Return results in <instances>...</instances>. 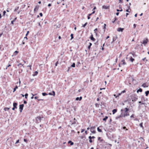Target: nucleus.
Returning <instances> with one entry per match:
<instances>
[{
    "mask_svg": "<svg viewBox=\"0 0 149 149\" xmlns=\"http://www.w3.org/2000/svg\"><path fill=\"white\" fill-rule=\"evenodd\" d=\"M90 16H88V19H90Z\"/></svg>",
    "mask_w": 149,
    "mask_h": 149,
    "instance_id": "69168bd1",
    "label": "nucleus"
},
{
    "mask_svg": "<svg viewBox=\"0 0 149 149\" xmlns=\"http://www.w3.org/2000/svg\"><path fill=\"white\" fill-rule=\"evenodd\" d=\"M14 20H13V21H11V24H14L13 23H14Z\"/></svg>",
    "mask_w": 149,
    "mask_h": 149,
    "instance_id": "09e8293b",
    "label": "nucleus"
},
{
    "mask_svg": "<svg viewBox=\"0 0 149 149\" xmlns=\"http://www.w3.org/2000/svg\"><path fill=\"white\" fill-rule=\"evenodd\" d=\"M51 6V5L50 3H49L48 4V6Z\"/></svg>",
    "mask_w": 149,
    "mask_h": 149,
    "instance_id": "338daca9",
    "label": "nucleus"
},
{
    "mask_svg": "<svg viewBox=\"0 0 149 149\" xmlns=\"http://www.w3.org/2000/svg\"><path fill=\"white\" fill-rule=\"evenodd\" d=\"M89 45H90V46H91V45H92V43H91V42H90V43H89Z\"/></svg>",
    "mask_w": 149,
    "mask_h": 149,
    "instance_id": "774afa93",
    "label": "nucleus"
},
{
    "mask_svg": "<svg viewBox=\"0 0 149 149\" xmlns=\"http://www.w3.org/2000/svg\"><path fill=\"white\" fill-rule=\"evenodd\" d=\"M27 102L25 100L24 101V103L25 104H26L27 103Z\"/></svg>",
    "mask_w": 149,
    "mask_h": 149,
    "instance_id": "603ef678",
    "label": "nucleus"
},
{
    "mask_svg": "<svg viewBox=\"0 0 149 149\" xmlns=\"http://www.w3.org/2000/svg\"><path fill=\"white\" fill-rule=\"evenodd\" d=\"M29 33V31H27V33L26 35V36Z\"/></svg>",
    "mask_w": 149,
    "mask_h": 149,
    "instance_id": "37998d69",
    "label": "nucleus"
},
{
    "mask_svg": "<svg viewBox=\"0 0 149 149\" xmlns=\"http://www.w3.org/2000/svg\"><path fill=\"white\" fill-rule=\"evenodd\" d=\"M47 95V94L46 93H42V95L43 96H45L46 95Z\"/></svg>",
    "mask_w": 149,
    "mask_h": 149,
    "instance_id": "7c9ffc66",
    "label": "nucleus"
},
{
    "mask_svg": "<svg viewBox=\"0 0 149 149\" xmlns=\"http://www.w3.org/2000/svg\"><path fill=\"white\" fill-rule=\"evenodd\" d=\"M137 98H136V99H135L134 100H132V101H135L136 100H137Z\"/></svg>",
    "mask_w": 149,
    "mask_h": 149,
    "instance_id": "680f3d73",
    "label": "nucleus"
},
{
    "mask_svg": "<svg viewBox=\"0 0 149 149\" xmlns=\"http://www.w3.org/2000/svg\"><path fill=\"white\" fill-rule=\"evenodd\" d=\"M117 36H113V41L111 42V43L113 42H114L117 39Z\"/></svg>",
    "mask_w": 149,
    "mask_h": 149,
    "instance_id": "0eeeda50",
    "label": "nucleus"
},
{
    "mask_svg": "<svg viewBox=\"0 0 149 149\" xmlns=\"http://www.w3.org/2000/svg\"><path fill=\"white\" fill-rule=\"evenodd\" d=\"M91 46L89 45L88 47V49H90Z\"/></svg>",
    "mask_w": 149,
    "mask_h": 149,
    "instance_id": "864d4df0",
    "label": "nucleus"
},
{
    "mask_svg": "<svg viewBox=\"0 0 149 149\" xmlns=\"http://www.w3.org/2000/svg\"><path fill=\"white\" fill-rule=\"evenodd\" d=\"M19 7L18 6H17V7H16L15 8V11H17L19 9Z\"/></svg>",
    "mask_w": 149,
    "mask_h": 149,
    "instance_id": "412c9836",
    "label": "nucleus"
},
{
    "mask_svg": "<svg viewBox=\"0 0 149 149\" xmlns=\"http://www.w3.org/2000/svg\"><path fill=\"white\" fill-rule=\"evenodd\" d=\"M147 42H148V40H144L142 43H143V44H146L147 43Z\"/></svg>",
    "mask_w": 149,
    "mask_h": 149,
    "instance_id": "f3484780",
    "label": "nucleus"
},
{
    "mask_svg": "<svg viewBox=\"0 0 149 149\" xmlns=\"http://www.w3.org/2000/svg\"><path fill=\"white\" fill-rule=\"evenodd\" d=\"M119 14V12H117L116 13V15H117V16Z\"/></svg>",
    "mask_w": 149,
    "mask_h": 149,
    "instance_id": "bf43d9fd",
    "label": "nucleus"
},
{
    "mask_svg": "<svg viewBox=\"0 0 149 149\" xmlns=\"http://www.w3.org/2000/svg\"><path fill=\"white\" fill-rule=\"evenodd\" d=\"M19 142V140H17V141H16V143H15V144H17V143H18Z\"/></svg>",
    "mask_w": 149,
    "mask_h": 149,
    "instance_id": "ea45409f",
    "label": "nucleus"
},
{
    "mask_svg": "<svg viewBox=\"0 0 149 149\" xmlns=\"http://www.w3.org/2000/svg\"><path fill=\"white\" fill-rule=\"evenodd\" d=\"M125 90H124L123 91H122L121 92V93H125Z\"/></svg>",
    "mask_w": 149,
    "mask_h": 149,
    "instance_id": "a18cd8bd",
    "label": "nucleus"
},
{
    "mask_svg": "<svg viewBox=\"0 0 149 149\" xmlns=\"http://www.w3.org/2000/svg\"><path fill=\"white\" fill-rule=\"evenodd\" d=\"M90 38L91 40H92V41H94L95 40V39L93 38V35L92 34Z\"/></svg>",
    "mask_w": 149,
    "mask_h": 149,
    "instance_id": "6e6552de",
    "label": "nucleus"
},
{
    "mask_svg": "<svg viewBox=\"0 0 149 149\" xmlns=\"http://www.w3.org/2000/svg\"><path fill=\"white\" fill-rule=\"evenodd\" d=\"M18 53V52L17 51H15V52H14V55H16V54Z\"/></svg>",
    "mask_w": 149,
    "mask_h": 149,
    "instance_id": "a878e982",
    "label": "nucleus"
},
{
    "mask_svg": "<svg viewBox=\"0 0 149 149\" xmlns=\"http://www.w3.org/2000/svg\"><path fill=\"white\" fill-rule=\"evenodd\" d=\"M28 96V94L27 93H26L25 95V98L26 99L27 98V97Z\"/></svg>",
    "mask_w": 149,
    "mask_h": 149,
    "instance_id": "473e14b6",
    "label": "nucleus"
},
{
    "mask_svg": "<svg viewBox=\"0 0 149 149\" xmlns=\"http://www.w3.org/2000/svg\"><path fill=\"white\" fill-rule=\"evenodd\" d=\"M73 34H71L70 35V36L71 37V40L73 38Z\"/></svg>",
    "mask_w": 149,
    "mask_h": 149,
    "instance_id": "f704fd0d",
    "label": "nucleus"
},
{
    "mask_svg": "<svg viewBox=\"0 0 149 149\" xmlns=\"http://www.w3.org/2000/svg\"><path fill=\"white\" fill-rule=\"evenodd\" d=\"M139 125H140V127H141L142 128H143V123H141Z\"/></svg>",
    "mask_w": 149,
    "mask_h": 149,
    "instance_id": "c756f323",
    "label": "nucleus"
},
{
    "mask_svg": "<svg viewBox=\"0 0 149 149\" xmlns=\"http://www.w3.org/2000/svg\"><path fill=\"white\" fill-rule=\"evenodd\" d=\"M36 9H37V7H36V8L34 9V11H35L36 10Z\"/></svg>",
    "mask_w": 149,
    "mask_h": 149,
    "instance_id": "e2e57ef3",
    "label": "nucleus"
},
{
    "mask_svg": "<svg viewBox=\"0 0 149 149\" xmlns=\"http://www.w3.org/2000/svg\"><path fill=\"white\" fill-rule=\"evenodd\" d=\"M11 66V65L10 64H9L8 66H7V67L6 68V69H7L8 67Z\"/></svg>",
    "mask_w": 149,
    "mask_h": 149,
    "instance_id": "a19ab883",
    "label": "nucleus"
},
{
    "mask_svg": "<svg viewBox=\"0 0 149 149\" xmlns=\"http://www.w3.org/2000/svg\"><path fill=\"white\" fill-rule=\"evenodd\" d=\"M116 98H118V95H117V96H116V95H115V94H114L113 95Z\"/></svg>",
    "mask_w": 149,
    "mask_h": 149,
    "instance_id": "c9c22d12",
    "label": "nucleus"
},
{
    "mask_svg": "<svg viewBox=\"0 0 149 149\" xmlns=\"http://www.w3.org/2000/svg\"><path fill=\"white\" fill-rule=\"evenodd\" d=\"M129 9L128 8V9H127L126 10V11L127 12H129V13H130L131 12V10H129Z\"/></svg>",
    "mask_w": 149,
    "mask_h": 149,
    "instance_id": "72a5a7b5",
    "label": "nucleus"
},
{
    "mask_svg": "<svg viewBox=\"0 0 149 149\" xmlns=\"http://www.w3.org/2000/svg\"><path fill=\"white\" fill-rule=\"evenodd\" d=\"M75 63H73L72 65L71 66L72 67H73V68H74L75 67Z\"/></svg>",
    "mask_w": 149,
    "mask_h": 149,
    "instance_id": "cd10ccee",
    "label": "nucleus"
},
{
    "mask_svg": "<svg viewBox=\"0 0 149 149\" xmlns=\"http://www.w3.org/2000/svg\"><path fill=\"white\" fill-rule=\"evenodd\" d=\"M133 26H134V28H135L136 27V24H134V25H133Z\"/></svg>",
    "mask_w": 149,
    "mask_h": 149,
    "instance_id": "052dcab7",
    "label": "nucleus"
},
{
    "mask_svg": "<svg viewBox=\"0 0 149 149\" xmlns=\"http://www.w3.org/2000/svg\"><path fill=\"white\" fill-rule=\"evenodd\" d=\"M125 113L123 115V116L124 117H125V116H126L129 115V114H128L127 113V111L129 110V109L127 108H125Z\"/></svg>",
    "mask_w": 149,
    "mask_h": 149,
    "instance_id": "f03ea898",
    "label": "nucleus"
},
{
    "mask_svg": "<svg viewBox=\"0 0 149 149\" xmlns=\"http://www.w3.org/2000/svg\"><path fill=\"white\" fill-rule=\"evenodd\" d=\"M24 107V104H22L19 105V109L20 110V112H22V110L23 109V107Z\"/></svg>",
    "mask_w": 149,
    "mask_h": 149,
    "instance_id": "39448f33",
    "label": "nucleus"
},
{
    "mask_svg": "<svg viewBox=\"0 0 149 149\" xmlns=\"http://www.w3.org/2000/svg\"><path fill=\"white\" fill-rule=\"evenodd\" d=\"M24 38L25 39H26V40H27V38L26 37H26H24Z\"/></svg>",
    "mask_w": 149,
    "mask_h": 149,
    "instance_id": "5fc2aeb1",
    "label": "nucleus"
},
{
    "mask_svg": "<svg viewBox=\"0 0 149 149\" xmlns=\"http://www.w3.org/2000/svg\"><path fill=\"white\" fill-rule=\"evenodd\" d=\"M68 143H70L71 145H72L74 143L73 142H72L71 141H68Z\"/></svg>",
    "mask_w": 149,
    "mask_h": 149,
    "instance_id": "4468645a",
    "label": "nucleus"
},
{
    "mask_svg": "<svg viewBox=\"0 0 149 149\" xmlns=\"http://www.w3.org/2000/svg\"><path fill=\"white\" fill-rule=\"evenodd\" d=\"M82 99V97L81 96L79 97V100L80 101Z\"/></svg>",
    "mask_w": 149,
    "mask_h": 149,
    "instance_id": "c03bdc74",
    "label": "nucleus"
},
{
    "mask_svg": "<svg viewBox=\"0 0 149 149\" xmlns=\"http://www.w3.org/2000/svg\"><path fill=\"white\" fill-rule=\"evenodd\" d=\"M37 120H38H38H40L41 119V118H40V117H37Z\"/></svg>",
    "mask_w": 149,
    "mask_h": 149,
    "instance_id": "e433bc0d",
    "label": "nucleus"
},
{
    "mask_svg": "<svg viewBox=\"0 0 149 149\" xmlns=\"http://www.w3.org/2000/svg\"><path fill=\"white\" fill-rule=\"evenodd\" d=\"M108 118V117L107 116H106L103 119V120L104 121H106L107 120V119Z\"/></svg>",
    "mask_w": 149,
    "mask_h": 149,
    "instance_id": "b1692460",
    "label": "nucleus"
},
{
    "mask_svg": "<svg viewBox=\"0 0 149 149\" xmlns=\"http://www.w3.org/2000/svg\"><path fill=\"white\" fill-rule=\"evenodd\" d=\"M20 65H22V66H23V65H22L21 63H19V64H18V65H17V66H19Z\"/></svg>",
    "mask_w": 149,
    "mask_h": 149,
    "instance_id": "4c0bfd02",
    "label": "nucleus"
},
{
    "mask_svg": "<svg viewBox=\"0 0 149 149\" xmlns=\"http://www.w3.org/2000/svg\"><path fill=\"white\" fill-rule=\"evenodd\" d=\"M123 29H124L123 28H119L117 30L119 32H120V31L122 32L123 31Z\"/></svg>",
    "mask_w": 149,
    "mask_h": 149,
    "instance_id": "1a4fd4ad",
    "label": "nucleus"
},
{
    "mask_svg": "<svg viewBox=\"0 0 149 149\" xmlns=\"http://www.w3.org/2000/svg\"><path fill=\"white\" fill-rule=\"evenodd\" d=\"M142 86L144 88L147 87L148 86V85L146 83L143 84L142 85Z\"/></svg>",
    "mask_w": 149,
    "mask_h": 149,
    "instance_id": "9d476101",
    "label": "nucleus"
},
{
    "mask_svg": "<svg viewBox=\"0 0 149 149\" xmlns=\"http://www.w3.org/2000/svg\"><path fill=\"white\" fill-rule=\"evenodd\" d=\"M24 141L25 142H26L27 141V140L25 139H24Z\"/></svg>",
    "mask_w": 149,
    "mask_h": 149,
    "instance_id": "13d9d810",
    "label": "nucleus"
},
{
    "mask_svg": "<svg viewBox=\"0 0 149 149\" xmlns=\"http://www.w3.org/2000/svg\"><path fill=\"white\" fill-rule=\"evenodd\" d=\"M132 54L133 56V57L135 58V57L136 56V55L135 54V53L134 52H133V53H129V54L127 55V56H129L130 54Z\"/></svg>",
    "mask_w": 149,
    "mask_h": 149,
    "instance_id": "423d86ee",
    "label": "nucleus"
},
{
    "mask_svg": "<svg viewBox=\"0 0 149 149\" xmlns=\"http://www.w3.org/2000/svg\"><path fill=\"white\" fill-rule=\"evenodd\" d=\"M95 126L92 127L90 128V130L91 132L95 134L96 133V131H95Z\"/></svg>",
    "mask_w": 149,
    "mask_h": 149,
    "instance_id": "7ed1b4c3",
    "label": "nucleus"
},
{
    "mask_svg": "<svg viewBox=\"0 0 149 149\" xmlns=\"http://www.w3.org/2000/svg\"><path fill=\"white\" fill-rule=\"evenodd\" d=\"M122 114H121L120 115V116H117V117H116V118H119L121 117L122 116Z\"/></svg>",
    "mask_w": 149,
    "mask_h": 149,
    "instance_id": "2f4dec72",
    "label": "nucleus"
},
{
    "mask_svg": "<svg viewBox=\"0 0 149 149\" xmlns=\"http://www.w3.org/2000/svg\"><path fill=\"white\" fill-rule=\"evenodd\" d=\"M88 138L90 139H92V137L91 136H90L88 137Z\"/></svg>",
    "mask_w": 149,
    "mask_h": 149,
    "instance_id": "3c124183",
    "label": "nucleus"
},
{
    "mask_svg": "<svg viewBox=\"0 0 149 149\" xmlns=\"http://www.w3.org/2000/svg\"><path fill=\"white\" fill-rule=\"evenodd\" d=\"M52 93H49V95H55V92L54 91H52Z\"/></svg>",
    "mask_w": 149,
    "mask_h": 149,
    "instance_id": "9b49d317",
    "label": "nucleus"
},
{
    "mask_svg": "<svg viewBox=\"0 0 149 149\" xmlns=\"http://www.w3.org/2000/svg\"><path fill=\"white\" fill-rule=\"evenodd\" d=\"M17 88H18V86H16L14 88V89H13V92H14L15 91H16V89Z\"/></svg>",
    "mask_w": 149,
    "mask_h": 149,
    "instance_id": "5701e85b",
    "label": "nucleus"
},
{
    "mask_svg": "<svg viewBox=\"0 0 149 149\" xmlns=\"http://www.w3.org/2000/svg\"><path fill=\"white\" fill-rule=\"evenodd\" d=\"M97 29L96 28L94 30V33H95L96 35H97V33L96 32V31H97Z\"/></svg>",
    "mask_w": 149,
    "mask_h": 149,
    "instance_id": "bb28decb",
    "label": "nucleus"
},
{
    "mask_svg": "<svg viewBox=\"0 0 149 149\" xmlns=\"http://www.w3.org/2000/svg\"><path fill=\"white\" fill-rule=\"evenodd\" d=\"M17 103L16 102L13 103V107L12 108V110H14L15 109H17Z\"/></svg>",
    "mask_w": 149,
    "mask_h": 149,
    "instance_id": "20e7f679",
    "label": "nucleus"
},
{
    "mask_svg": "<svg viewBox=\"0 0 149 149\" xmlns=\"http://www.w3.org/2000/svg\"><path fill=\"white\" fill-rule=\"evenodd\" d=\"M10 109L8 107H5L4 109L5 111H8Z\"/></svg>",
    "mask_w": 149,
    "mask_h": 149,
    "instance_id": "dca6fc26",
    "label": "nucleus"
},
{
    "mask_svg": "<svg viewBox=\"0 0 149 149\" xmlns=\"http://www.w3.org/2000/svg\"><path fill=\"white\" fill-rule=\"evenodd\" d=\"M76 100H79V97H77L76 98Z\"/></svg>",
    "mask_w": 149,
    "mask_h": 149,
    "instance_id": "58836bf2",
    "label": "nucleus"
},
{
    "mask_svg": "<svg viewBox=\"0 0 149 149\" xmlns=\"http://www.w3.org/2000/svg\"><path fill=\"white\" fill-rule=\"evenodd\" d=\"M126 64V63L125 62V60H122L120 63L119 64V66L120 67H121V65H124Z\"/></svg>",
    "mask_w": 149,
    "mask_h": 149,
    "instance_id": "f257e3e1",
    "label": "nucleus"
},
{
    "mask_svg": "<svg viewBox=\"0 0 149 149\" xmlns=\"http://www.w3.org/2000/svg\"><path fill=\"white\" fill-rule=\"evenodd\" d=\"M109 6H103V8L105 9H107L109 8Z\"/></svg>",
    "mask_w": 149,
    "mask_h": 149,
    "instance_id": "2eb2a0df",
    "label": "nucleus"
},
{
    "mask_svg": "<svg viewBox=\"0 0 149 149\" xmlns=\"http://www.w3.org/2000/svg\"><path fill=\"white\" fill-rule=\"evenodd\" d=\"M97 131L99 132H102L101 130L99 128V127H98L97 128Z\"/></svg>",
    "mask_w": 149,
    "mask_h": 149,
    "instance_id": "393cba45",
    "label": "nucleus"
},
{
    "mask_svg": "<svg viewBox=\"0 0 149 149\" xmlns=\"http://www.w3.org/2000/svg\"><path fill=\"white\" fill-rule=\"evenodd\" d=\"M74 121L72 123H71V125H72V124H76V119L75 118H74Z\"/></svg>",
    "mask_w": 149,
    "mask_h": 149,
    "instance_id": "aec40b11",
    "label": "nucleus"
},
{
    "mask_svg": "<svg viewBox=\"0 0 149 149\" xmlns=\"http://www.w3.org/2000/svg\"><path fill=\"white\" fill-rule=\"evenodd\" d=\"M104 28L105 29L106 27V24H104Z\"/></svg>",
    "mask_w": 149,
    "mask_h": 149,
    "instance_id": "6e6d98bb",
    "label": "nucleus"
},
{
    "mask_svg": "<svg viewBox=\"0 0 149 149\" xmlns=\"http://www.w3.org/2000/svg\"><path fill=\"white\" fill-rule=\"evenodd\" d=\"M149 93V91H147L145 92L146 96H147Z\"/></svg>",
    "mask_w": 149,
    "mask_h": 149,
    "instance_id": "4be33fe9",
    "label": "nucleus"
},
{
    "mask_svg": "<svg viewBox=\"0 0 149 149\" xmlns=\"http://www.w3.org/2000/svg\"><path fill=\"white\" fill-rule=\"evenodd\" d=\"M89 141L90 143H91L93 141L91 139H90L89 140Z\"/></svg>",
    "mask_w": 149,
    "mask_h": 149,
    "instance_id": "49530a36",
    "label": "nucleus"
},
{
    "mask_svg": "<svg viewBox=\"0 0 149 149\" xmlns=\"http://www.w3.org/2000/svg\"><path fill=\"white\" fill-rule=\"evenodd\" d=\"M87 22H86L84 24L82 25V27H84L87 24Z\"/></svg>",
    "mask_w": 149,
    "mask_h": 149,
    "instance_id": "c85d7f7f",
    "label": "nucleus"
},
{
    "mask_svg": "<svg viewBox=\"0 0 149 149\" xmlns=\"http://www.w3.org/2000/svg\"><path fill=\"white\" fill-rule=\"evenodd\" d=\"M58 61L56 62V64H55V66H57V65L58 64Z\"/></svg>",
    "mask_w": 149,
    "mask_h": 149,
    "instance_id": "79ce46f5",
    "label": "nucleus"
},
{
    "mask_svg": "<svg viewBox=\"0 0 149 149\" xmlns=\"http://www.w3.org/2000/svg\"><path fill=\"white\" fill-rule=\"evenodd\" d=\"M6 13V11H4L3 12V15H5Z\"/></svg>",
    "mask_w": 149,
    "mask_h": 149,
    "instance_id": "4d7b16f0",
    "label": "nucleus"
},
{
    "mask_svg": "<svg viewBox=\"0 0 149 149\" xmlns=\"http://www.w3.org/2000/svg\"><path fill=\"white\" fill-rule=\"evenodd\" d=\"M117 111V110L116 109H113L112 110L113 114H114Z\"/></svg>",
    "mask_w": 149,
    "mask_h": 149,
    "instance_id": "ddd939ff",
    "label": "nucleus"
},
{
    "mask_svg": "<svg viewBox=\"0 0 149 149\" xmlns=\"http://www.w3.org/2000/svg\"><path fill=\"white\" fill-rule=\"evenodd\" d=\"M142 90L141 88H140L139 89H138L137 91V92L138 93L139 92H142Z\"/></svg>",
    "mask_w": 149,
    "mask_h": 149,
    "instance_id": "a211bd4d",
    "label": "nucleus"
},
{
    "mask_svg": "<svg viewBox=\"0 0 149 149\" xmlns=\"http://www.w3.org/2000/svg\"><path fill=\"white\" fill-rule=\"evenodd\" d=\"M84 131V129H82V130H81V133H82V132H83Z\"/></svg>",
    "mask_w": 149,
    "mask_h": 149,
    "instance_id": "8fccbe9b",
    "label": "nucleus"
},
{
    "mask_svg": "<svg viewBox=\"0 0 149 149\" xmlns=\"http://www.w3.org/2000/svg\"><path fill=\"white\" fill-rule=\"evenodd\" d=\"M71 68L70 67H68V70L67 71H69V70H70V69Z\"/></svg>",
    "mask_w": 149,
    "mask_h": 149,
    "instance_id": "0e129e2a",
    "label": "nucleus"
},
{
    "mask_svg": "<svg viewBox=\"0 0 149 149\" xmlns=\"http://www.w3.org/2000/svg\"><path fill=\"white\" fill-rule=\"evenodd\" d=\"M40 15V16L42 17V13H40L39 14Z\"/></svg>",
    "mask_w": 149,
    "mask_h": 149,
    "instance_id": "de8ad7c7",
    "label": "nucleus"
},
{
    "mask_svg": "<svg viewBox=\"0 0 149 149\" xmlns=\"http://www.w3.org/2000/svg\"><path fill=\"white\" fill-rule=\"evenodd\" d=\"M38 74V72L37 71H36L35 72L34 74H33V76H35L37 75Z\"/></svg>",
    "mask_w": 149,
    "mask_h": 149,
    "instance_id": "6ab92c4d",
    "label": "nucleus"
},
{
    "mask_svg": "<svg viewBox=\"0 0 149 149\" xmlns=\"http://www.w3.org/2000/svg\"><path fill=\"white\" fill-rule=\"evenodd\" d=\"M134 59L131 56L130 57V60L132 62H133L134 61Z\"/></svg>",
    "mask_w": 149,
    "mask_h": 149,
    "instance_id": "f8f14e48",
    "label": "nucleus"
}]
</instances>
